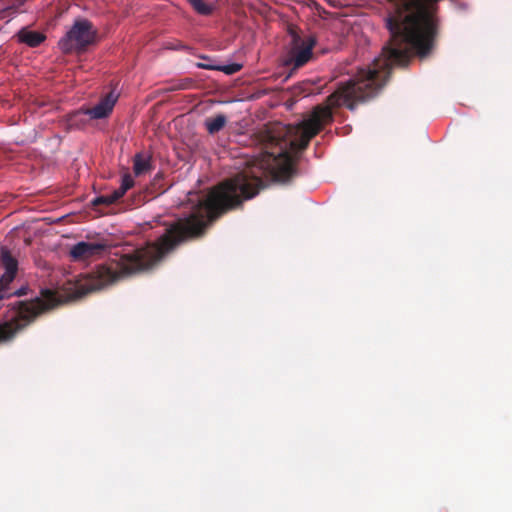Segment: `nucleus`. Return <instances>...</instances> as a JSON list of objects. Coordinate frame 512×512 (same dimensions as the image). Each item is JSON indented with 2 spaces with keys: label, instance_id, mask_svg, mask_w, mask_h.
Returning <instances> with one entry per match:
<instances>
[{
  "label": "nucleus",
  "instance_id": "obj_1",
  "mask_svg": "<svg viewBox=\"0 0 512 512\" xmlns=\"http://www.w3.org/2000/svg\"><path fill=\"white\" fill-rule=\"evenodd\" d=\"M61 302V296L46 289L29 302H18L9 310L6 321L0 325V342L10 340L40 312L54 307Z\"/></svg>",
  "mask_w": 512,
  "mask_h": 512
},
{
  "label": "nucleus",
  "instance_id": "obj_2",
  "mask_svg": "<svg viewBox=\"0 0 512 512\" xmlns=\"http://www.w3.org/2000/svg\"><path fill=\"white\" fill-rule=\"evenodd\" d=\"M95 31L86 20H77L70 30L59 40L60 49L69 53L73 50H80L95 41Z\"/></svg>",
  "mask_w": 512,
  "mask_h": 512
},
{
  "label": "nucleus",
  "instance_id": "obj_3",
  "mask_svg": "<svg viewBox=\"0 0 512 512\" xmlns=\"http://www.w3.org/2000/svg\"><path fill=\"white\" fill-rule=\"evenodd\" d=\"M0 263L5 269L0 278V299H2L11 294L8 291V285L14 279L17 270L16 260L10 255L9 250L3 246L0 247Z\"/></svg>",
  "mask_w": 512,
  "mask_h": 512
},
{
  "label": "nucleus",
  "instance_id": "obj_4",
  "mask_svg": "<svg viewBox=\"0 0 512 512\" xmlns=\"http://www.w3.org/2000/svg\"><path fill=\"white\" fill-rule=\"evenodd\" d=\"M291 38L293 47L290 52L289 61L292 62L295 67H300L311 58L314 41L312 39L301 41V39L293 32L291 33Z\"/></svg>",
  "mask_w": 512,
  "mask_h": 512
},
{
  "label": "nucleus",
  "instance_id": "obj_5",
  "mask_svg": "<svg viewBox=\"0 0 512 512\" xmlns=\"http://www.w3.org/2000/svg\"><path fill=\"white\" fill-rule=\"evenodd\" d=\"M117 94L109 93L104 99H102L97 105L91 109H87L85 114L91 119H101L107 117L113 110V107L117 101Z\"/></svg>",
  "mask_w": 512,
  "mask_h": 512
},
{
  "label": "nucleus",
  "instance_id": "obj_6",
  "mask_svg": "<svg viewBox=\"0 0 512 512\" xmlns=\"http://www.w3.org/2000/svg\"><path fill=\"white\" fill-rule=\"evenodd\" d=\"M101 250L102 246L99 244L82 241L71 248L70 255L76 261H83L96 255Z\"/></svg>",
  "mask_w": 512,
  "mask_h": 512
},
{
  "label": "nucleus",
  "instance_id": "obj_7",
  "mask_svg": "<svg viewBox=\"0 0 512 512\" xmlns=\"http://www.w3.org/2000/svg\"><path fill=\"white\" fill-rule=\"evenodd\" d=\"M18 39L30 47H36L44 41L45 36L37 31L22 29L18 32Z\"/></svg>",
  "mask_w": 512,
  "mask_h": 512
},
{
  "label": "nucleus",
  "instance_id": "obj_8",
  "mask_svg": "<svg viewBox=\"0 0 512 512\" xmlns=\"http://www.w3.org/2000/svg\"><path fill=\"white\" fill-rule=\"evenodd\" d=\"M226 117L222 114L205 120V126L210 134L220 131L226 124Z\"/></svg>",
  "mask_w": 512,
  "mask_h": 512
},
{
  "label": "nucleus",
  "instance_id": "obj_9",
  "mask_svg": "<svg viewBox=\"0 0 512 512\" xmlns=\"http://www.w3.org/2000/svg\"><path fill=\"white\" fill-rule=\"evenodd\" d=\"M150 170V159L148 156L136 155L134 159V173L136 176L146 174Z\"/></svg>",
  "mask_w": 512,
  "mask_h": 512
},
{
  "label": "nucleus",
  "instance_id": "obj_10",
  "mask_svg": "<svg viewBox=\"0 0 512 512\" xmlns=\"http://www.w3.org/2000/svg\"><path fill=\"white\" fill-rule=\"evenodd\" d=\"M133 184H134V181H133L131 175L125 174L122 177L120 188L118 190H115L116 191V197H120L121 198L124 195V193L133 186Z\"/></svg>",
  "mask_w": 512,
  "mask_h": 512
},
{
  "label": "nucleus",
  "instance_id": "obj_11",
  "mask_svg": "<svg viewBox=\"0 0 512 512\" xmlns=\"http://www.w3.org/2000/svg\"><path fill=\"white\" fill-rule=\"evenodd\" d=\"M119 198L120 197H116V191H114L113 193H111L109 195H102V196L95 197L92 200V204L93 205H101V204L110 205V204L114 203L115 201H117Z\"/></svg>",
  "mask_w": 512,
  "mask_h": 512
},
{
  "label": "nucleus",
  "instance_id": "obj_12",
  "mask_svg": "<svg viewBox=\"0 0 512 512\" xmlns=\"http://www.w3.org/2000/svg\"><path fill=\"white\" fill-rule=\"evenodd\" d=\"M189 3L193 6V8L199 12L200 14H208L211 9L208 5H206L203 0H188Z\"/></svg>",
  "mask_w": 512,
  "mask_h": 512
},
{
  "label": "nucleus",
  "instance_id": "obj_13",
  "mask_svg": "<svg viewBox=\"0 0 512 512\" xmlns=\"http://www.w3.org/2000/svg\"><path fill=\"white\" fill-rule=\"evenodd\" d=\"M215 69L221 70L226 74H233L241 69L240 64H230V65H223L214 67Z\"/></svg>",
  "mask_w": 512,
  "mask_h": 512
}]
</instances>
